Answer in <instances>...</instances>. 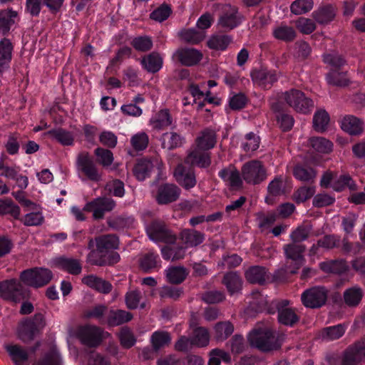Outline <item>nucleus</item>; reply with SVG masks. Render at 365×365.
Segmentation results:
<instances>
[{"label":"nucleus","mask_w":365,"mask_h":365,"mask_svg":"<svg viewBox=\"0 0 365 365\" xmlns=\"http://www.w3.org/2000/svg\"><path fill=\"white\" fill-rule=\"evenodd\" d=\"M97 250L88 255V262L95 265L103 266L117 263L120 255L113 252L119 246V240L115 235H102L96 238Z\"/></svg>","instance_id":"f257e3e1"},{"label":"nucleus","mask_w":365,"mask_h":365,"mask_svg":"<svg viewBox=\"0 0 365 365\" xmlns=\"http://www.w3.org/2000/svg\"><path fill=\"white\" fill-rule=\"evenodd\" d=\"M215 143L216 136L213 130L206 129L201 132L196 138L195 147L186 157L185 163L200 168H207L211 163L207 150L212 148Z\"/></svg>","instance_id":"f03ea898"},{"label":"nucleus","mask_w":365,"mask_h":365,"mask_svg":"<svg viewBox=\"0 0 365 365\" xmlns=\"http://www.w3.org/2000/svg\"><path fill=\"white\" fill-rule=\"evenodd\" d=\"M248 341L252 346L263 351H272L281 346V341L267 327L256 328L248 335Z\"/></svg>","instance_id":"7ed1b4c3"},{"label":"nucleus","mask_w":365,"mask_h":365,"mask_svg":"<svg viewBox=\"0 0 365 365\" xmlns=\"http://www.w3.org/2000/svg\"><path fill=\"white\" fill-rule=\"evenodd\" d=\"M283 249L287 260L285 271L294 274L304 262L303 253L305 251V246L293 242L284 245Z\"/></svg>","instance_id":"20e7f679"},{"label":"nucleus","mask_w":365,"mask_h":365,"mask_svg":"<svg viewBox=\"0 0 365 365\" xmlns=\"http://www.w3.org/2000/svg\"><path fill=\"white\" fill-rule=\"evenodd\" d=\"M283 98L290 107L303 114L310 113L314 107L313 101L305 96L303 92L297 89H291L284 93Z\"/></svg>","instance_id":"39448f33"},{"label":"nucleus","mask_w":365,"mask_h":365,"mask_svg":"<svg viewBox=\"0 0 365 365\" xmlns=\"http://www.w3.org/2000/svg\"><path fill=\"white\" fill-rule=\"evenodd\" d=\"M52 278L51 272L46 268H34L24 271L21 280L26 285L39 287L48 284Z\"/></svg>","instance_id":"423d86ee"},{"label":"nucleus","mask_w":365,"mask_h":365,"mask_svg":"<svg viewBox=\"0 0 365 365\" xmlns=\"http://www.w3.org/2000/svg\"><path fill=\"white\" fill-rule=\"evenodd\" d=\"M241 172L244 180L249 184H259L267 178L266 170L259 160L246 163L242 166Z\"/></svg>","instance_id":"0eeeda50"},{"label":"nucleus","mask_w":365,"mask_h":365,"mask_svg":"<svg viewBox=\"0 0 365 365\" xmlns=\"http://www.w3.org/2000/svg\"><path fill=\"white\" fill-rule=\"evenodd\" d=\"M327 296L328 291L324 287H313L302 294L301 300L306 307L315 309L325 304Z\"/></svg>","instance_id":"6e6552de"},{"label":"nucleus","mask_w":365,"mask_h":365,"mask_svg":"<svg viewBox=\"0 0 365 365\" xmlns=\"http://www.w3.org/2000/svg\"><path fill=\"white\" fill-rule=\"evenodd\" d=\"M146 232L150 240L154 242L173 243L176 240L175 235L162 222H151L146 226Z\"/></svg>","instance_id":"1a4fd4ad"},{"label":"nucleus","mask_w":365,"mask_h":365,"mask_svg":"<svg viewBox=\"0 0 365 365\" xmlns=\"http://www.w3.org/2000/svg\"><path fill=\"white\" fill-rule=\"evenodd\" d=\"M115 203L113 200L108 197H98L87 202L83 210L93 213V217L96 220L103 218L105 213L113 210Z\"/></svg>","instance_id":"9d476101"},{"label":"nucleus","mask_w":365,"mask_h":365,"mask_svg":"<svg viewBox=\"0 0 365 365\" xmlns=\"http://www.w3.org/2000/svg\"><path fill=\"white\" fill-rule=\"evenodd\" d=\"M45 326L43 317L42 314H36L33 319L22 322L18 330L19 338L24 341H29L33 339L36 332L38 331Z\"/></svg>","instance_id":"9b49d317"},{"label":"nucleus","mask_w":365,"mask_h":365,"mask_svg":"<svg viewBox=\"0 0 365 365\" xmlns=\"http://www.w3.org/2000/svg\"><path fill=\"white\" fill-rule=\"evenodd\" d=\"M242 21V16L235 6L226 5L219 17L217 24L225 30H232L238 26Z\"/></svg>","instance_id":"f8f14e48"},{"label":"nucleus","mask_w":365,"mask_h":365,"mask_svg":"<svg viewBox=\"0 0 365 365\" xmlns=\"http://www.w3.org/2000/svg\"><path fill=\"white\" fill-rule=\"evenodd\" d=\"M365 359V337L344 353L341 365H359Z\"/></svg>","instance_id":"ddd939ff"},{"label":"nucleus","mask_w":365,"mask_h":365,"mask_svg":"<svg viewBox=\"0 0 365 365\" xmlns=\"http://www.w3.org/2000/svg\"><path fill=\"white\" fill-rule=\"evenodd\" d=\"M0 297L14 302H20L25 297L21 284L16 279L0 282Z\"/></svg>","instance_id":"4468645a"},{"label":"nucleus","mask_w":365,"mask_h":365,"mask_svg":"<svg viewBox=\"0 0 365 365\" xmlns=\"http://www.w3.org/2000/svg\"><path fill=\"white\" fill-rule=\"evenodd\" d=\"M76 163L79 171L84 173L88 179L96 182L101 180V175L98 173L88 153H80L78 156Z\"/></svg>","instance_id":"2eb2a0df"},{"label":"nucleus","mask_w":365,"mask_h":365,"mask_svg":"<svg viewBox=\"0 0 365 365\" xmlns=\"http://www.w3.org/2000/svg\"><path fill=\"white\" fill-rule=\"evenodd\" d=\"M78 336L83 344L95 346L101 340V331L95 326L86 325L78 329Z\"/></svg>","instance_id":"dca6fc26"},{"label":"nucleus","mask_w":365,"mask_h":365,"mask_svg":"<svg viewBox=\"0 0 365 365\" xmlns=\"http://www.w3.org/2000/svg\"><path fill=\"white\" fill-rule=\"evenodd\" d=\"M174 176L178 183L186 190L194 187L197 180L194 171L186 168L182 165H178L174 172Z\"/></svg>","instance_id":"f3484780"},{"label":"nucleus","mask_w":365,"mask_h":365,"mask_svg":"<svg viewBox=\"0 0 365 365\" xmlns=\"http://www.w3.org/2000/svg\"><path fill=\"white\" fill-rule=\"evenodd\" d=\"M180 195V189L173 184H165L158 188L156 200L159 204H168L177 200Z\"/></svg>","instance_id":"a211bd4d"},{"label":"nucleus","mask_w":365,"mask_h":365,"mask_svg":"<svg viewBox=\"0 0 365 365\" xmlns=\"http://www.w3.org/2000/svg\"><path fill=\"white\" fill-rule=\"evenodd\" d=\"M175 56L182 65L187 66H194L202 58V53L200 51L190 48L178 50Z\"/></svg>","instance_id":"6ab92c4d"},{"label":"nucleus","mask_w":365,"mask_h":365,"mask_svg":"<svg viewBox=\"0 0 365 365\" xmlns=\"http://www.w3.org/2000/svg\"><path fill=\"white\" fill-rule=\"evenodd\" d=\"M341 128L351 135H359L363 133L364 122L356 116L348 115L340 122Z\"/></svg>","instance_id":"aec40b11"},{"label":"nucleus","mask_w":365,"mask_h":365,"mask_svg":"<svg viewBox=\"0 0 365 365\" xmlns=\"http://www.w3.org/2000/svg\"><path fill=\"white\" fill-rule=\"evenodd\" d=\"M26 211L28 212L21 219L26 226H38L43 222L44 217L38 205L33 202L30 207L26 208Z\"/></svg>","instance_id":"412c9836"},{"label":"nucleus","mask_w":365,"mask_h":365,"mask_svg":"<svg viewBox=\"0 0 365 365\" xmlns=\"http://www.w3.org/2000/svg\"><path fill=\"white\" fill-rule=\"evenodd\" d=\"M219 176L232 188H239L242 185L240 173L233 167L225 168L219 172Z\"/></svg>","instance_id":"4be33fe9"},{"label":"nucleus","mask_w":365,"mask_h":365,"mask_svg":"<svg viewBox=\"0 0 365 365\" xmlns=\"http://www.w3.org/2000/svg\"><path fill=\"white\" fill-rule=\"evenodd\" d=\"M82 282L88 287L104 294L110 292L112 289L110 283L93 274L84 277Z\"/></svg>","instance_id":"5701e85b"},{"label":"nucleus","mask_w":365,"mask_h":365,"mask_svg":"<svg viewBox=\"0 0 365 365\" xmlns=\"http://www.w3.org/2000/svg\"><path fill=\"white\" fill-rule=\"evenodd\" d=\"M282 307L278 308V320L281 324L292 326L299 320V318L293 309L285 307L289 304L288 301H282Z\"/></svg>","instance_id":"b1692460"},{"label":"nucleus","mask_w":365,"mask_h":365,"mask_svg":"<svg viewBox=\"0 0 365 365\" xmlns=\"http://www.w3.org/2000/svg\"><path fill=\"white\" fill-rule=\"evenodd\" d=\"M308 145L315 153L328 154L333 150V143L324 137H312L309 139Z\"/></svg>","instance_id":"393cba45"},{"label":"nucleus","mask_w":365,"mask_h":365,"mask_svg":"<svg viewBox=\"0 0 365 365\" xmlns=\"http://www.w3.org/2000/svg\"><path fill=\"white\" fill-rule=\"evenodd\" d=\"M364 296V292L361 288L354 286L346 289L343 294L344 303L350 307H357Z\"/></svg>","instance_id":"a878e982"},{"label":"nucleus","mask_w":365,"mask_h":365,"mask_svg":"<svg viewBox=\"0 0 365 365\" xmlns=\"http://www.w3.org/2000/svg\"><path fill=\"white\" fill-rule=\"evenodd\" d=\"M162 56L155 52L144 56L141 60L143 67L150 73L158 72L163 66Z\"/></svg>","instance_id":"bb28decb"},{"label":"nucleus","mask_w":365,"mask_h":365,"mask_svg":"<svg viewBox=\"0 0 365 365\" xmlns=\"http://www.w3.org/2000/svg\"><path fill=\"white\" fill-rule=\"evenodd\" d=\"M140 267L145 272H149L160 267V260L158 255L153 252L143 255L140 259Z\"/></svg>","instance_id":"cd10ccee"},{"label":"nucleus","mask_w":365,"mask_h":365,"mask_svg":"<svg viewBox=\"0 0 365 365\" xmlns=\"http://www.w3.org/2000/svg\"><path fill=\"white\" fill-rule=\"evenodd\" d=\"M167 280L171 284H180L188 274L187 270L181 266L170 267L165 269Z\"/></svg>","instance_id":"c85d7f7f"},{"label":"nucleus","mask_w":365,"mask_h":365,"mask_svg":"<svg viewBox=\"0 0 365 365\" xmlns=\"http://www.w3.org/2000/svg\"><path fill=\"white\" fill-rule=\"evenodd\" d=\"M13 46L9 39L0 41V72L9 66L11 60Z\"/></svg>","instance_id":"c756f323"},{"label":"nucleus","mask_w":365,"mask_h":365,"mask_svg":"<svg viewBox=\"0 0 365 365\" xmlns=\"http://www.w3.org/2000/svg\"><path fill=\"white\" fill-rule=\"evenodd\" d=\"M44 135L63 145H71L74 141L73 135L71 132L61 128L51 130Z\"/></svg>","instance_id":"7c9ffc66"},{"label":"nucleus","mask_w":365,"mask_h":365,"mask_svg":"<svg viewBox=\"0 0 365 365\" xmlns=\"http://www.w3.org/2000/svg\"><path fill=\"white\" fill-rule=\"evenodd\" d=\"M150 123L155 129L160 130L172 125L173 120L168 110H161L153 115Z\"/></svg>","instance_id":"2f4dec72"},{"label":"nucleus","mask_w":365,"mask_h":365,"mask_svg":"<svg viewBox=\"0 0 365 365\" xmlns=\"http://www.w3.org/2000/svg\"><path fill=\"white\" fill-rule=\"evenodd\" d=\"M329 121V113L324 109H318L313 116V128L318 133H324L327 130Z\"/></svg>","instance_id":"473e14b6"},{"label":"nucleus","mask_w":365,"mask_h":365,"mask_svg":"<svg viewBox=\"0 0 365 365\" xmlns=\"http://www.w3.org/2000/svg\"><path fill=\"white\" fill-rule=\"evenodd\" d=\"M190 327L194 329L192 341L194 346L198 347L205 346L209 344L210 336L208 331L203 327H195L194 322H190Z\"/></svg>","instance_id":"72a5a7b5"},{"label":"nucleus","mask_w":365,"mask_h":365,"mask_svg":"<svg viewBox=\"0 0 365 365\" xmlns=\"http://www.w3.org/2000/svg\"><path fill=\"white\" fill-rule=\"evenodd\" d=\"M181 238L187 247H196L205 239L204 234L195 230H185L181 232Z\"/></svg>","instance_id":"f704fd0d"},{"label":"nucleus","mask_w":365,"mask_h":365,"mask_svg":"<svg viewBox=\"0 0 365 365\" xmlns=\"http://www.w3.org/2000/svg\"><path fill=\"white\" fill-rule=\"evenodd\" d=\"M56 265L58 268L68 272L71 274L81 273L82 267L79 261L73 258H59L56 260Z\"/></svg>","instance_id":"c9c22d12"},{"label":"nucleus","mask_w":365,"mask_h":365,"mask_svg":"<svg viewBox=\"0 0 365 365\" xmlns=\"http://www.w3.org/2000/svg\"><path fill=\"white\" fill-rule=\"evenodd\" d=\"M272 34L276 39L286 42L292 41L296 37L294 29L286 24H280L274 28Z\"/></svg>","instance_id":"e433bc0d"},{"label":"nucleus","mask_w":365,"mask_h":365,"mask_svg":"<svg viewBox=\"0 0 365 365\" xmlns=\"http://www.w3.org/2000/svg\"><path fill=\"white\" fill-rule=\"evenodd\" d=\"M161 143L163 148L172 150L180 147L184 143V138L177 133H165L161 137Z\"/></svg>","instance_id":"4c0bfd02"},{"label":"nucleus","mask_w":365,"mask_h":365,"mask_svg":"<svg viewBox=\"0 0 365 365\" xmlns=\"http://www.w3.org/2000/svg\"><path fill=\"white\" fill-rule=\"evenodd\" d=\"M133 315L125 310H111L108 317V324L110 326H118L130 321Z\"/></svg>","instance_id":"58836bf2"},{"label":"nucleus","mask_w":365,"mask_h":365,"mask_svg":"<svg viewBox=\"0 0 365 365\" xmlns=\"http://www.w3.org/2000/svg\"><path fill=\"white\" fill-rule=\"evenodd\" d=\"M335 15L336 10L330 5L321 7L313 13L314 19L319 24H327L331 21Z\"/></svg>","instance_id":"ea45409f"},{"label":"nucleus","mask_w":365,"mask_h":365,"mask_svg":"<svg viewBox=\"0 0 365 365\" xmlns=\"http://www.w3.org/2000/svg\"><path fill=\"white\" fill-rule=\"evenodd\" d=\"M153 164L150 160L140 159L133 168V173L138 180H144L150 174Z\"/></svg>","instance_id":"a19ab883"},{"label":"nucleus","mask_w":365,"mask_h":365,"mask_svg":"<svg viewBox=\"0 0 365 365\" xmlns=\"http://www.w3.org/2000/svg\"><path fill=\"white\" fill-rule=\"evenodd\" d=\"M296 179L302 182H312L316 177V172L310 167L298 165L293 171Z\"/></svg>","instance_id":"79ce46f5"},{"label":"nucleus","mask_w":365,"mask_h":365,"mask_svg":"<svg viewBox=\"0 0 365 365\" xmlns=\"http://www.w3.org/2000/svg\"><path fill=\"white\" fill-rule=\"evenodd\" d=\"M222 282L232 294L239 292L242 287L241 278L236 272H231L226 274Z\"/></svg>","instance_id":"37998d69"},{"label":"nucleus","mask_w":365,"mask_h":365,"mask_svg":"<svg viewBox=\"0 0 365 365\" xmlns=\"http://www.w3.org/2000/svg\"><path fill=\"white\" fill-rule=\"evenodd\" d=\"M267 270L264 267L254 266L245 272V277L251 283H262L265 280Z\"/></svg>","instance_id":"c03bdc74"},{"label":"nucleus","mask_w":365,"mask_h":365,"mask_svg":"<svg viewBox=\"0 0 365 365\" xmlns=\"http://www.w3.org/2000/svg\"><path fill=\"white\" fill-rule=\"evenodd\" d=\"M252 78L255 81H257L260 85L266 87L267 85H271L277 81V75L274 72L268 71L264 69H261L252 73Z\"/></svg>","instance_id":"a18cd8bd"},{"label":"nucleus","mask_w":365,"mask_h":365,"mask_svg":"<svg viewBox=\"0 0 365 365\" xmlns=\"http://www.w3.org/2000/svg\"><path fill=\"white\" fill-rule=\"evenodd\" d=\"M16 17V11L11 9L0 11V34H5L9 30L10 26L14 24L15 19Z\"/></svg>","instance_id":"49530a36"},{"label":"nucleus","mask_w":365,"mask_h":365,"mask_svg":"<svg viewBox=\"0 0 365 365\" xmlns=\"http://www.w3.org/2000/svg\"><path fill=\"white\" fill-rule=\"evenodd\" d=\"M6 350L16 365H25L28 359L27 352L18 345L6 346Z\"/></svg>","instance_id":"de8ad7c7"},{"label":"nucleus","mask_w":365,"mask_h":365,"mask_svg":"<svg viewBox=\"0 0 365 365\" xmlns=\"http://www.w3.org/2000/svg\"><path fill=\"white\" fill-rule=\"evenodd\" d=\"M231 42V38L227 35H215L207 41V46L215 50H225Z\"/></svg>","instance_id":"09e8293b"},{"label":"nucleus","mask_w":365,"mask_h":365,"mask_svg":"<svg viewBox=\"0 0 365 365\" xmlns=\"http://www.w3.org/2000/svg\"><path fill=\"white\" fill-rule=\"evenodd\" d=\"M215 337L217 341H224L234 331V327L230 322L217 323L215 327Z\"/></svg>","instance_id":"8fccbe9b"},{"label":"nucleus","mask_w":365,"mask_h":365,"mask_svg":"<svg viewBox=\"0 0 365 365\" xmlns=\"http://www.w3.org/2000/svg\"><path fill=\"white\" fill-rule=\"evenodd\" d=\"M346 329L344 324L327 327L322 331V337L326 340L337 339L344 335Z\"/></svg>","instance_id":"3c124183"},{"label":"nucleus","mask_w":365,"mask_h":365,"mask_svg":"<svg viewBox=\"0 0 365 365\" xmlns=\"http://www.w3.org/2000/svg\"><path fill=\"white\" fill-rule=\"evenodd\" d=\"M346 187H348L350 189L355 190L356 185L349 175H338L335 174L334 180L333 181V183L331 184V188L336 191H341L344 190Z\"/></svg>","instance_id":"603ef678"},{"label":"nucleus","mask_w":365,"mask_h":365,"mask_svg":"<svg viewBox=\"0 0 365 365\" xmlns=\"http://www.w3.org/2000/svg\"><path fill=\"white\" fill-rule=\"evenodd\" d=\"M259 146V138L254 133L251 132L243 138L241 147L246 153H252L256 150Z\"/></svg>","instance_id":"864d4df0"},{"label":"nucleus","mask_w":365,"mask_h":365,"mask_svg":"<svg viewBox=\"0 0 365 365\" xmlns=\"http://www.w3.org/2000/svg\"><path fill=\"white\" fill-rule=\"evenodd\" d=\"M171 341L170 334L163 331H155L151 336L152 345L155 350L168 345Z\"/></svg>","instance_id":"5fc2aeb1"},{"label":"nucleus","mask_w":365,"mask_h":365,"mask_svg":"<svg viewBox=\"0 0 365 365\" xmlns=\"http://www.w3.org/2000/svg\"><path fill=\"white\" fill-rule=\"evenodd\" d=\"M141 294L138 290H130L125 296L126 306L130 309H135L138 307L144 308L145 304L140 303Z\"/></svg>","instance_id":"6e6d98bb"},{"label":"nucleus","mask_w":365,"mask_h":365,"mask_svg":"<svg viewBox=\"0 0 365 365\" xmlns=\"http://www.w3.org/2000/svg\"><path fill=\"white\" fill-rule=\"evenodd\" d=\"M180 36L187 42L197 43L205 38V34L203 31H197L194 29H190L182 31L180 32Z\"/></svg>","instance_id":"4d7b16f0"},{"label":"nucleus","mask_w":365,"mask_h":365,"mask_svg":"<svg viewBox=\"0 0 365 365\" xmlns=\"http://www.w3.org/2000/svg\"><path fill=\"white\" fill-rule=\"evenodd\" d=\"M267 189L269 196L266 197V201L269 203L271 197L279 196L284 193L282 178L278 177L271 181Z\"/></svg>","instance_id":"13d9d810"},{"label":"nucleus","mask_w":365,"mask_h":365,"mask_svg":"<svg viewBox=\"0 0 365 365\" xmlns=\"http://www.w3.org/2000/svg\"><path fill=\"white\" fill-rule=\"evenodd\" d=\"M337 240L334 236H325L319 240L317 245H313L310 249V255H315L318 254L319 247L324 249H331L336 246Z\"/></svg>","instance_id":"bf43d9fd"},{"label":"nucleus","mask_w":365,"mask_h":365,"mask_svg":"<svg viewBox=\"0 0 365 365\" xmlns=\"http://www.w3.org/2000/svg\"><path fill=\"white\" fill-rule=\"evenodd\" d=\"M313 7L312 0H297L290 6L292 13L300 15L309 11Z\"/></svg>","instance_id":"052dcab7"},{"label":"nucleus","mask_w":365,"mask_h":365,"mask_svg":"<svg viewBox=\"0 0 365 365\" xmlns=\"http://www.w3.org/2000/svg\"><path fill=\"white\" fill-rule=\"evenodd\" d=\"M5 214H11L17 218L20 215V209L11 200H0V215Z\"/></svg>","instance_id":"680f3d73"},{"label":"nucleus","mask_w":365,"mask_h":365,"mask_svg":"<svg viewBox=\"0 0 365 365\" xmlns=\"http://www.w3.org/2000/svg\"><path fill=\"white\" fill-rule=\"evenodd\" d=\"M131 45L135 50L145 52L152 48L153 41L148 36H138L132 40Z\"/></svg>","instance_id":"e2e57ef3"},{"label":"nucleus","mask_w":365,"mask_h":365,"mask_svg":"<svg viewBox=\"0 0 365 365\" xmlns=\"http://www.w3.org/2000/svg\"><path fill=\"white\" fill-rule=\"evenodd\" d=\"M327 81L329 84L337 86H346L348 83V78L346 73L331 71L327 76Z\"/></svg>","instance_id":"0e129e2a"},{"label":"nucleus","mask_w":365,"mask_h":365,"mask_svg":"<svg viewBox=\"0 0 365 365\" xmlns=\"http://www.w3.org/2000/svg\"><path fill=\"white\" fill-rule=\"evenodd\" d=\"M311 230L312 227L310 225L299 226L291 233L290 237L294 242H302L307 239Z\"/></svg>","instance_id":"69168bd1"},{"label":"nucleus","mask_w":365,"mask_h":365,"mask_svg":"<svg viewBox=\"0 0 365 365\" xmlns=\"http://www.w3.org/2000/svg\"><path fill=\"white\" fill-rule=\"evenodd\" d=\"M130 143L135 150H143L148 146V136L144 132L138 133L131 138Z\"/></svg>","instance_id":"338daca9"},{"label":"nucleus","mask_w":365,"mask_h":365,"mask_svg":"<svg viewBox=\"0 0 365 365\" xmlns=\"http://www.w3.org/2000/svg\"><path fill=\"white\" fill-rule=\"evenodd\" d=\"M121 345L125 348H130L135 344V338L132 331L127 327L121 329L118 334Z\"/></svg>","instance_id":"774afa93"}]
</instances>
